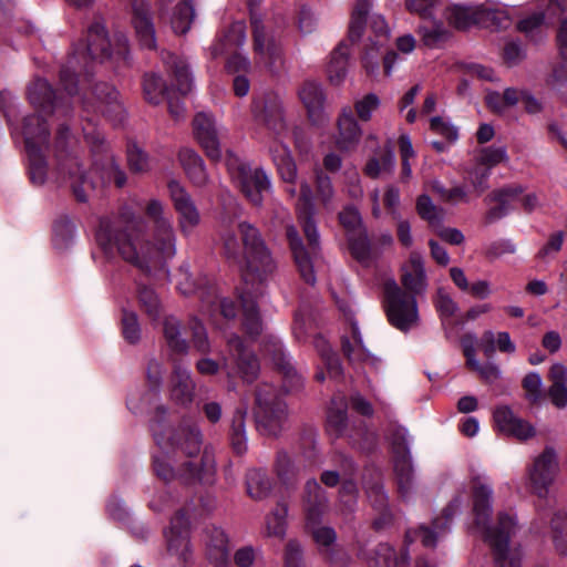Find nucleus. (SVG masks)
Listing matches in <instances>:
<instances>
[{
    "instance_id": "nucleus-1",
    "label": "nucleus",
    "mask_w": 567,
    "mask_h": 567,
    "mask_svg": "<svg viewBox=\"0 0 567 567\" xmlns=\"http://www.w3.org/2000/svg\"><path fill=\"white\" fill-rule=\"evenodd\" d=\"M220 241L225 256L239 265L245 282L240 293L244 310V327L248 334L258 336L261 332L256 295L261 289L252 288L261 285L276 269V264L257 227L246 220H225L220 230Z\"/></svg>"
},
{
    "instance_id": "nucleus-2",
    "label": "nucleus",
    "mask_w": 567,
    "mask_h": 567,
    "mask_svg": "<svg viewBox=\"0 0 567 567\" xmlns=\"http://www.w3.org/2000/svg\"><path fill=\"white\" fill-rule=\"evenodd\" d=\"M162 452L154 456V472L165 482L174 480L192 484L207 480L215 461L207 451L202 453V433L197 425L185 423L171 431L165 441L154 434Z\"/></svg>"
},
{
    "instance_id": "nucleus-3",
    "label": "nucleus",
    "mask_w": 567,
    "mask_h": 567,
    "mask_svg": "<svg viewBox=\"0 0 567 567\" xmlns=\"http://www.w3.org/2000/svg\"><path fill=\"white\" fill-rule=\"evenodd\" d=\"M152 238V241L140 243L133 239L128 226L124 228L121 220L110 219L101 220L96 234V240L105 252L116 248L125 261L146 274L176 254V235L172 221L153 226Z\"/></svg>"
},
{
    "instance_id": "nucleus-4",
    "label": "nucleus",
    "mask_w": 567,
    "mask_h": 567,
    "mask_svg": "<svg viewBox=\"0 0 567 567\" xmlns=\"http://www.w3.org/2000/svg\"><path fill=\"white\" fill-rule=\"evenodd\" d=\"M28 96L38 111V114L25 117L23 125L24 143L30 161V179L34 185H42L45 182L47 169L40 154V145L45 144L50 135L42 115L54 113L66 115L70 104L62 97H58L50 83L44 79H37L29 86Z\"/></svg>"
},
{
    "instance_id": "nucleus-5",
    "label": "nucleus",
    "mask_w": 567,
    "mask_h": 567,
    "mask_svg": "<svg viewBox=\"0 0 567 567\" xmlns=\"http://www.w3.org/2000/svg\"><path fill=\"white\" fill-rule=\"evenodd\" d=\"M296 208L298 218L302 224L303 233L307 237L309 248L307 249L303 246L295 226H287L286 235L289 239L295 262L301 278L307 284L313 285L316 282V275L312 265V255H315L319 248V234L313 220V194L311 186L307 181H302L300 184V196Z\"/></svg>"
},
{
    "instance_id": "nucleus-6",
    "label": "nucleus",
    "mask_w": 567,
    "mask_h": 567,
    "mask_svg": "<svg viewBox=\"0 0 567 567\" xmlns=\"http://www.w3.org/2000/svg\"><path fill=\"white\" fill-rule=\"evenodd\" d=\"M254 114L258 122L274 132L276 140L270 145L269 152L282 181L293 185L298 177L297 165L289 148L280 141L287 132L282 101L278 95H268L255 102Z\"/></svg>"
},
{
    "instance_id": "nucleus-7",
    "label": "nucleus",
    "mask_w": 567,
    "mask_h": 567,
    "mask_svg": "<svg viewBox=\"0 0 567 567\" xmlns=\"http://www.w3.org/2000/svg\"><path fill=\"white\" fill-rule=\"evenodd\" d=\"M111 55V43L104 20L95 17L87 29L86 44L75 47L68 60V65L60 71V83L68 95L76 93L75 69L87 70L90 62L104 61Z\"/></svg>"
},
{
    "instance_id": "nucleus-8",
    "label": "nucleus",
    "mask_w": 567,
    "mask_h": 567,
    "mask_svg": "<svg viewBox=\"0 0 567 567\" xmlns=\"http://www.w3.org/2000/svg\"><path fill=\"white\" fill-rule=\"evenodd\" d=\"M306 515V526L312 539L324 554L331 553V546L337 542V533L332 527L319 526L320 519L327 509V497L316 480L307 481L302 498Z\"/></svg>"
},
{
    "instance_id": "nucleus-9",
    "label": "nucleus",
    "mask_w": 567,
    "mask_h": 567,
    "mask_svg": "<svg viewBox=\"0 0 567 567\" xmlns=\"http://www.w3.org/2000/svg\"><path fill=\"white\" fill-rule=\"evenodd\" d=\"M255 403L257 430L264 435H278L288 417L281 392L271 384L262 383L256 391Z\"/></svg>"
},
{
    "instance_id": "nucleus-10",
    "label": "nucleus",
    "mask_w": 567,
    "mask_h": 567,
    "mask_svg": "<svg viewBox=\"0 0 567 567\" xmlns=\"http://www.w3.org/2000/svg\"><path fill=\"white\" fill-rule=\"evenodd\" d=\"M383 307L389 322L401 331H408L416 326L419 311L416 298L405 292L393 279L383 284Z\"/></svg>"
},
{
    "instance_id": "nucleus-11",
    "label": "nucleus",
    "mask_w": 567,
    "mask_h": 567,
    "mask_svg": "<svg viewBox=\"0 0 567 567\" xmlns=\"http://www.w3.org/2000/svg\"><path fill=\"white\" fill-rule=\"evenodd\" d=\"M226 166L233 178L237 181L245 197L255 206H260L264 193L270 189V179L261 168H250L230 151L226 154Z\"/></svg>"
},
{
    "instance_id": "nucleus-12",
    "label": "nucleus",
    "mask_w": 567,
    "mask_h": 567,
    "mask_svg": "<svg viewBox=\"0 0 567 567\" xmlns=\"http://www.w3.org/2000/svg\"><path fill=\"white\" fill-rule=\"evenodd\" d=\"M480 529L494 551V567H520L519 563L506 559L509 540L518 529L515 513L509 511L499 512L495 526H489L487 523L485 527H480Z\"/></svg>"
},
{
    "instance_id": "nucleus-13",
    "label": "nucleus",
    "mask_w": 567,
    "mask_h": 567,
    "mask_svg": "<svg viewBox=\"0 0 567 567\" xmlns=\"http://www.w3.org/2000/svg\"><path fill=\"white\" fill-rule=\"evenodd\" d=\"M228 355L223 359L221 368L229 380V388L234 389L233 380L240 378L250 383L259 373V362L252 351L248 350L238 336H233L227 341Z\"/></svg>"
},
{
    "instance_id": "nucleus-14",
    "label": "nucleus",
    "mask_w": 567,
    "mask_h": 567,
    "mask_svg": "<svg viewBox=\"0 0 567 567\" xmlns=\"http://www.w3.org/2000/svg\"><path fill=\"white\" fill-rule=\"evenodd\" d=\"M82 103L86 112L101 113L114 123H121L125 115L118 92L105 82L96 83L90 93H85Z\"/></svg>"
},
{
    "instance_id": "nucleus-15",
    "label": "nucleus",
    "mask_w": 567,
    "mask_h": 567,
    "mask_svg": "<svg viewBox=\"0 0 567 567\" xmlns=\"http://www.w3.org/2000/svg\"><path fill=\"white\" fill-rule=\"evenodd\" d=\"M558 473L559 463L557 453L554 447L546 446L544 451L534 458L527 470L533 493L539 497H546Z\"/></svg>"
},
{
    "instance_id": "nucleus-16",
    "label": "nucleus",
    "mask_w": 567,
    "mask_h": 567,
    "mask_svg": "<svg viewBox=\"0 0 567 567\" xmlns=\"http://www.w3.org/2000/svg\"><path fill=\"white\" fill-rule=\"evenodd\" d=\"M252 50L265 63L271 64L281 55V41L278 30L256 14L250 18Z\"/></svg>"
},
{
    "instance_id": "nucleus-17",
    "label": "nucleus",
    "mask_w": 567,
    "mask_h": 567,
    "mask_svg": "<svg viewBox=\"0 0 567 567\" xmlns=\"http://www.w3.org/2000/svg\"><path fill=\"white\" fill-rule=\"evenodd\" d=\"M464 499L462 496L454 497L451 503L443 509L444 518H436L432 523V527L420 526L415 529H409L405 533V543L411 544L420 540L424 547H435L439 537L447 530V523L452 517L461 512Z\"/></svg>"
},
{
    "instance_id": "nucleus-18",
    "label": "nucleus",
    "mask_w": 567,
    "mask_h": 567,
    "mask_svg": "<svg viewBox=\"0 0 567 567\" xmlns=\"http://www.w3.org/2000/svg\"><path fill=\"white\" fill-rule=\"evenodd\" d=\"M391 445L394 453V471L398 478L399 492L402 496H406L413 485V468L405 430L398 429L393 432Z\"/></svg>"
},
{
    "instance_id": "nucleus-19",
    "label": "nucleus",
    "mask_w": 567,
    "mask_h": 567,
    "mask_svg": "<svg viewBox=\"0 0 567 567\" xmlns=\"http://www.w3.org/2000/svg\"><path fill=\"white\" fill-rule=\"evenodd\" d=\"M177 288L185 296L198 292L203 308H207L208 311L210 308H218L225 318L233 319L236 317L235 303L226 298L217 300L214 288H197L190 280V274L187 267L183 266L178 270Z\"/></svg>"
},
{
    "instance_id": "nucleus-20",
    "label": "nucleus",
    "mask_w": 567,
    "mask_h": 567,
    "mask_svg": "<svg viewBox=\"0 0 567 567\" xmlns=\"http://www.w3.org/2000/svg\"><path fill=\"white\" fill-rule=\"evenodd\" d=\"M168 190L178 214V226L185 236H188L200 221V215L190 195L176 181L168 183Z\"/></svg>"
},
{
    "instance_id": "nucleus-21",
    "label": "nucleus",
    "mask_w": 567,
    "mask_h": 567,
    "mask_svg": "<svg viewBox=\"0 0 567 567\" xmlns=\"http://www.w3.org/2000/svg\"><path fill=\"white\" fill-rule=\"evenodd\" d=\"M195 137L203 147L206 156L212 161L221 158V147L218 128L215 120L209 113L199 112L193 120Z\"/></svg>"
},
{
    "instance_id": "nucleus-22",
    "label": "nucleus",
    "mask_w": 567,
    "mask_h": 567,
    "mask_svg": "<svg viewBox=\"0 0 567 567\" xmlns=\"http://www.w3.org/2000/svg\"><path fill=\"white\" fill-rule=\"evenodd\" d=\"M370 30L375 39L369 37L370 45L363 54L362 63L369 75H375L379 70L378 52L388 42L389 28L382 16L374 14L370 18Z\"/></svg>"
},
{
    "instance_id": "nucleus-23",
    "label": "nucleus",
    "mask_w": 567,
    "mask_h": 567,
    "mask_svg": "<svg viewBox=\"0 0 567 567\" xmlns=\"http://www.w3.org/2000/svg\"><path fill=\"white\" fill-rule=\"evenodd\" d=\"M400 281L409 295L416 297L425 292L427 279L424 261L419 252H411L409 260L402 265Z\"/></svg>"
},
{
    "instance_id": "nucleus-24",
    "label": "nucleus",
    "mask_w": 567,
    "mask_h": 567,
    "mask_svg": "<svg viewBox=\"0 0 567 567\" xmlns=\"http://www.w3.org/2000/svg\"><path fill=\"white\" fill-rule=\"evenodd\" d=\"M132 23L142 48L156 49L155 28L150 12V6L145 0L132 1Z\"/></svg>"
},
{
    "instance_id": "nucleus-25",
    "label": "nucleus",
    "mask_w": 567,
    "mask_h": 567,
    "mask_svg": "<svg viewBox=\"0 0 567 567\" xmlns=\"http://www.w3.org/2000/svg\"><path fill=\"white\" fill-rule=\"evenodd\" d=\"M472 502L474 524L477 528L485 527L492 514V486L481 476L472 480Z\"/></svg>"
},
{
    "instance_id": "nucleus-26",
    "label": "nucleus",
    "mask_w": 567,
    "mask_h": 567,
    "mask_svg": "<svg viewBox=\"0 0 567 567\" xmlns=\"http://www.w3.org/2000/svg\"><path fill=\"white\" fill-rule=\"evenodd\" d=\"M494 421L499 431L517 440L526 441L535 435L534 427L528 422L517 417L506 405L495 409Z\"/></svg>"
},
{
    "instance_id": "nucleus-27",
    "label": "nucleus",
    "mask_w": 567,
    "mask_h": 567,
    "mask_svg": "<svg viewBox=\"0 0 567 567\" xmlns=\"http://www.w3.org/2000/svg\"><path fill=\"white\" fill-rule=\"evenodd\" d=\"M266 353L270 357L275 367L280 371L285 380V384L289 390L299 389L303 383L302 375L291 364L290 359L286 355L280 342H269Z\"/></svg>"
},
{
    "instance_id": "nucleus-28",
    "label": "nucleus",
    "mask_w": 567,
    "mask_h": 567,
    "mask_svg": "<svg viewBox=\"0 0 567 567\" xmlns=\"http://www.w3.org/2000/svg\"><path fill=\"white\" fill-rule=\"evenodd\" d=\"M523 193L520 186H507L492 192L485 198L486 202L496 203L495 206L491 207L485 215L486 223H494L504 216H506L513 208V202Z\"/></svg>"
},
{
    "instance_id": "nucleus-29",
    "label": "nucleus",
    "mask_w": 567,
    "mask_h": 567,
    "mask_svg": "<svg viewBox=\"0 0 567 567\" xmlns=\"http://www.w3.org/2000/svg\"><path fill=\"white\" fill-rule=\"evenodd\" d=\"M195 383L186 368L176 364L171 379V399L179 405H187L194 399Z\"/></svg>"
},
{
    "instance_id": "nucleus-30",
    "label": "nucleus",
    "mask_w": 567,
    "mask_h": 567,
    "mask_svg": "<svg viewBox=\"0 0 567 567\" xmlns=\"http://www.w3.org/2000/svg\"><path fill=\"white\" fill-rule=\"evenodd\" d=\"M348 244L351 256L363 267H370L381 254L372 244L367 229L349 237Z\"/></svg>"
},
{
    "instance_id": "nucleus-31",
    "label": "nucleus",
    "mask_w": 567,
    "mask_h": 567,
    "mask_svg": "<svg viewBox=\"0 0 567 567\" xmlns=\"http://www.w3.org/2000/svg\"><path fill=\"white\" fill-rule=\"evenodd\" d=\"M410 554L408 548L401 550L400 555L389 544H379L368 559L369 567H408Z\"/></svg>"
},
{
    "instance_id": "nucleus-32",
    "label": "nucleus",
    "mask_w": 567,
    "mask_h": 567,
    "mask_svg": "<svg viewBox=\"0 0 567 567\" xmlns=\"http://www.w3.org/2000/svg\"><path fill=\"white\" fill-rule=\"evenodd\" d=\"M551 382L548 389V396L551 403L558 408L567 406V367L563 363H554L548 372Z\"/></svg>"
},
{
    "instance_id": "nucleus-33",
    "label": "nucleus",
    "mask_w": 567,
    "mask_h": 567,
    "mask_svg": "<svg viewBox=\"0 0 567 567\" xmlns=\"http://www.w3.org/2000/svg\"><path fill=\"white\" fill-rule=\"evenodd\" d=\"M337 145L342 151L352 150L360 141L362 131L350 109L344 110L338 120Z\"/></svg>"
},
{
    "instance_id": "nucleus-34",
    "label": "nucleus",
    "mask_w": 567,
    "mask_h": 567,
    "mask_svg": "<svg viewBox=\"0 0 567 567\" xmlns=\"http://www.w3.org/2000/svg\"><path fill=\"white\" fill-rule=\"evenodd\" d=\"M181 165L185 169L190 181L196 186H204L208 181L203 158L190 148H182L178 153Z\"/></svg>"
},
{
    "instance_id": "nucleus-35",
    "label": "nucleus",
    "mask_w": 567,
    "mask_h": 567,
    "mask_svg": "<svg viewBox=\"0 0 567 567\" xmlns=\"http://www.w3.org/2000/svg\"><path fill=\"white\" fill-rule=\"evenodd\" d=\"M299 96L303 105L308 111L309 117L315 122L319 123L322 121V103L323 93L320 85L316 82L307 81L302 84L299 90Z\"/></svg>"
},
{
    "instance_id": "nucleus-36",
    "label": "nucleus",
    "mask_w": 567,
    "mask_h": 567,
    "mask_svg": "<svg viewBox=\"0 0 567 567\" xmlns=\"http://www.w3.org/2000/svg\"><path fill=\"white\" fill-rule=\"evenodd\" d=\"M61 169L68 171L72 179L71 187L78 202L85 203L92 190L91 182L83 175L75 158H69L61 165Z\"/></svg>"
},
{
    "instance_id": "nucleus-37",
    "label": "nucleus",
    "mask_w": 567,
    "mask_h": 567,
    "mask_svg": "<svg viewBox=\"0 0 567 567\" xmlns=\"http://www.w3.org/2000/svg\"><path fill=\"white\" fill-rule=\"evenodd\" d=\"M181 322L174 316H166L163 321V336L172 352L185 354L188 351V343L182 337Z\"/></svg>"
},
{
    "instance_id": "nucleus-38",
    "label": "nucleus",
    "mask_w": 567,
    "mask_h": 567,
    "mask_svg": "<svg viewBox=\"0 0 567 567\" xmlns=\"http://www.w3.org/2000/svg\"><path fill=\"white\" fill-rule=\"evenodd\" d=\"M245 42L246 25L241 21H236L230 25L229 30L224 37V40H220L210 48L212 55L217 58L229 51L231 48L243 47Z\"/></svg>"
},
{
    "instance_id": "nucleus-39",
    "label": "nucleus",
    "mask_w": 567,
    "mask_h": 567,
    "mask_svg": "<svg viewBox=\"0 0 567 567\" xmlns=\"http://www.w3.org/2000/svg\"><path fill=\"white\" fill-rule=\"evenodd\" d=\"M349 49L344 43H340L330 54L327 73L332 84L339 85L347 75Z\"/></svg>"
},
{
    "instance_id": "nucleus-40",
    "label": "nucleus",
    "mask_w": 567,
    "mask_h": 567,
    "mask_svg": "<svg viewBox=\"0 0 567 567\" xmlns=\"http://www.w3.org/2000/svg\"><path fill=\"white\" fill-rule=\"evenodd\" d=\"M368 496L373 506L381 511L380 515L373 519L372 527L375 530H382L392 524V514L386 508V495L383 487L379 484L371 486L368 491Z\"/></svg>"
},
{
    "instance_id": "nucleus-41",
    "label": "nucleus",
    "mask_w": 567,
    "mask_h": 567,
    "mask_svg": "<svg viewBox=\"0 0 567 567\" xmlns=\"http://www.w3.org/2000/svg\"><path fill=\"white\" fill-rule=\"evenodd\" d=\"M246 416L247 410L238 408L231 417L229 435L231 446L237 454H243L247 450Z\"/></svg>"
},
{
    "instance_id": "nucleus-42",
    "label": "nucleus",
    "mask_w": 567,
    "mask_h": 567,
    "mask_svg": "<svg viewBox=\"0 0 567 567\" xmlns=\"http://www.w3.org/2000/svg\"><path fill=\"white\" fill-rule=\"evenodd\" d=\"M166 64L173 71L177 91L183 95L188 94L193 89V79L187 63L174 54H168Z\"/></svg>"
},
{
    "instance_id": "nucleus-43",
    "label": "nucleus",
    "mask_w": 567,
    "mask_h": 567,
    "mask_svg": "<svg viewBox=\"0 0 567 567\" xmlns=\"http://www.w3.org/2000/svg\"><path fill=\"white\" fill-rule=\"evenodd\" d=\"M194 18L193 0H179L174 9L171 21L174 32L185 34L190 29Z\"/></svg>"
},
{
    "instance_id": "nucleus-44",
    "label": "nucleus",
    "mask_w": 567,
    "mask_h": 567,
    "mask_svg": "<svg viewBox=\"0 0 567 567\" xmlns=\"http://www.w3.org/2000/svg\"><path fill=\"white\" fill-rule=\"evenodd\" d=\"M415 209L417 215L425 220L433 229L440 227L444 218V209L436 206L431 197L422 194L417 197Z\"/></svg>"
},
{
    "instance_id": "nucleus-45",
    "label": "nucleus",
    "mask_w": 567,
    "mask_h": 567,
    "mask_svg": "<svg viewBox=\"0 0 567 567\" xmlns=\"http://www.w3.org/2000/svg\"><path fill=\"white\" fill-rule=\"evenodd\" d=\"M341 348L344 357L350 363L362 362L368 359L369 353L363 346L362 338L355 326H352V337H342Z\"/></svg>"
},
{
    "instance_id": "nucleus-46",
    "label": "nucleus",
    "mask_w": 567,
    "mask_h": 567,
    "mask_svg": "<svg viewBox=\"0 0 567 567\" xmlns=\"http://www.w3.org/2000/svg\"><path fill=\"white\" fill-rule=\"evenodd\" d=\"M480 6H454L449 10L447 19L456 29L464 30L478 25Z\"/></svg>"
},
{
    "instance_id": "nucleus-47",
    "label": "nucleus",
    "mask_w": 567,
    "mask_h": 567,
    "mask_svg": "<svg viewBox=\"0 0 567 567\" xmlns=\"http://www.w3.org/2000/svg\"><path fill=\"white\" fill-rule=\"evenodd\" d=\"M208 558L216 567H224L228 561L227 537L221 529L215 528L213 537L207 544Z\"/></svg>"
},
{
    "instance_id": "nucleus-48",
    "label": "nucleus",
    "mask_w": 567,
    "mask_h": 567,
    "mask_svg": "<svg viewBox=\"0 0 567 567\" xmlns=\"http://www.w3.org/2000/svg\"><path fill=\"white\" fill-rule=\"evenodd\" d=\"M138 303L142 311L152 320L161 318L163 307L156 292L146 286L140 287L137 291Z\"/></svg>"
},
{
    "instance_id": "nucleus-49",
    "label": "nucleus",
    "mask_w": 567,
    "mask_h": 567,
    "mask_svg": "<svg viewBox=\"0 0 567 567\" xmlns=\"http://www.w3.org/2000/svg\"><path fill=\"white\" fill-rule=\"evenodd\" d=\"M478 25L492 30L506 29L511 19L504 10L480 6Z\"/></svg>"
},
{
    "instance_id": "nucleus-50",
    "label": "nucleus",
    "mask_w": 567,
    "mask_h": 567,
    "mask_svg": "<svg viewBox=\"0 0 567 567\" xmlns=\"http://www.w3.org/2000/svg\"><path fill=\"white\" fill-rule=\"evenodd\" d=\"M316 194L323 208L332 210L334 208L336 190L331 178L321 169L316 171Z\"/></svg>"
},
{
    "instance_id": "nucleus-51",
    "label": "nucleus",
    "mask_w": 567,
    "mask_h": 567,
    "mask_svg": "<svg viewBox=\"0 0 567 567\" xmlns=\"http://www.w3.org/2000/svg\"><path fill=\"white\" fill-rule=\"evenodd\" d=\"M372 0H357L349 25V38L357 41L361 38L365 19Z\"/></svg>"
},
{
    "instance_id": "nucleus-52",
    "label": "nucleus",
    "mask_w": 567,
    "mask_h": 567,
    "mask_svg": "<svg viewBox=\"0 0 567 567\" xmlns=\"http://www.w3.org/2000/svg\"><path fill=\"white\" fill-rule=\"evenodd\" d=\"M339 223L343 227L347 238L357 235L361 229H367L363 226L362 217L359 210L353 206L344 207L338 215Z\"/></svg>"
},
{
    "instance_id": "nucleus-53",
    "label": "nucleus",
    "mask_w": 567,
    "mask_h": 567,
    "mask_svg": "<svg viewBox=\"0 0 567 567\" xmlns=\"http://www.w3.org/2000/svg\"><path fill=\"white\" fill-rule=\"evenodd\" d=\"M270 481L260 471H251L247 476V492L255 499H262L270 492Z\"/></svg>"
},
{
    "instance_id": "nucleus-54",
    "label": "nucleus",
    "mask_w": 567,
    "mask_h": 567,
    "mask_svg": "<svg viewBox=\"0 0 567 567\" xmlns=\"http://www.w3.org/2000/svg\"><path fill=\"white\" fill-rule=\"evenodd\" d=\"M553 542L560 555L567 553V515L555 514L551 519Z\"/></svg>"
},
{
    "instance_id": "nucleus-55",
    "label": "nucleus",
    "mask_w": 567,
    "mask_h": 567,
    "mask_svg": "<svg viewBox=\"0 0 567 567\" xmlns=\"http://www.w3.org/2000/svg\"><path fill=\"white\" fill-rule=\"evenodd\" d=\"M145 99L152 104H158L167 87L163 80L156 74H146L143 81Z\"/></svg>"
},
{
    "instance_id": "nucleus-56",
    "label": "nucleus",
    "mask_w": 567,
    "mask_h": 567,
    "mask_svg": "<svg viewBox=\"0 0 567 567\" xmlns=\"http://www.w3.org/2000/svg\"><path fill=\"white\" fill-rule=\"evenodd\" d=\"M288 508L285 504H279L277 508L266 518V528L268 536L282 538L286 532V515Z\"/></svg>"
},
{
    "instance_id": "nucleus-57",
    "label": "nucleus",
    "mask_w": 567,
    "mask_h": 567,
    "mask_svg": "<svg viewBox=\"0 0 567 567\" xmlns=\"http://www.w3.org/2000/svg\"><path fill=\"white\" fill-rule=\"evenodd\" d=\"M425 45L434 48L445 42L450 33L442 23H433L431 27H420L419 30Z\"/></svg>"
},
{
    "instance_id": "nucleus-58",
    "label": "nucleus",
    "mask_w": 567,
    "mask_h": 567,
    "mask_svg": "<svg viewBox=\"0 0 567 567\" xmlns=\"http://www.w3.org/2000/svg\"><path fill=\"white\" fill-rule=\"evenodd\" d=\"M144 214L152 223V227L172 221L171 215L165 210L164 203L157 198H151L145 203Z\"/></svg>"
},
{
    "instance_id": "nucleus-59",
    "label": "nucleus",
    "mask_w": 567,
    "mask_h": 567,
    "mask_svg": "<svg viewBox=\"0 0 567 567\" xmlns=\"http://www.w3.org/2000/svg\"><path fill=\"white\" fill-rule=\"evenodd\" d=\"M188 329L192 332V343L194 348L202 353H207L210 350L207 332L204 324L195 317L188 321Z\"/></svg>"
},
{
    "instance_id": "nucleus-60",
    "label": "nucleus",
    "mask_w": 567,
    "mask_h": 567,
    "mask_svg": "<svg viewBox=\"0 0 567 567\" xmlns=\"http://www.w3.org/2000/svg\"><path fill=\"white\" fill-rule=\"evenodd\" d=\"M127 163L131 172L135 174L150 171L148 156L136 144H130L127 147Z\"/></svg>"
},
{
    "instance_id": "nucleus-61",
    "label": "nucleus",
    "mask_w": 567,
    "mask_h": 567,
    "mask_svg": "<svg viewBox=\"0 0 567 567\" xmlns=\"http://www.w3.org/2000/svg\"><path fill=\"white\" fill-rule=\"evenodd\" d=\"M543 381L537 372L528 373L523 380V388L526 392V399L530 403H538L543 398Z\"/></svg>"
},
{
    "instance_id": "nucleus-62",
    "label": "nucleus",
    "mask_w": 567,
    "mask_h": 567,
    "mask_svg": "<svg viewBox=\"0 0 567 567\" xmlns=\"http://www.w3.org/2000/svg\"><path fill=\"white\" fill-rule=\"evenodd\" d=\"M380 106V99L374 93H369L362 99L358 100L354 104V109L358 117L368 122L371 120L372 112Z\"/></svg>"
},
{
    "instance_id": "nucleus-63",
    "label": "nucleus",
    "mask_w": 567,
    "mask_h": 567,
    "mask_svg": "<svg viewBox=\"0 0 567 567\" xmlns=\"http://www.w3.org/2000/svg\"><path fill=\"white\" fill-rule=\"evenodd\" d=\"M347 411L343 406L340 408H330L327 416V426L328 430L334 435H341L347 429Z\"/></svg>"
},
{
    "instance_id": "nucleus-64",
    "label": "nucleus",
    "mask_w": 567,
    "mask_h": 567,
    "mask_svg": "<svg viewBox=\"0 0 567 567\" xmlns=\"http://www.w3.org/2000/svg\"><path fill=\"white\" fill-rule=\"evenodd\" d=\"M276 470L279 478L285 484H291L295 482L297 476V470L286 453H279L276 462Z\"/></svg>"
}]
</instances>
